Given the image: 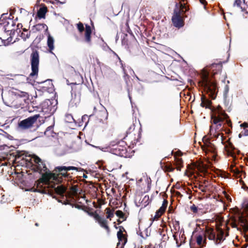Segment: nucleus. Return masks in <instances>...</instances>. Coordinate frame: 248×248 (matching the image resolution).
I'll return each instance as SVG.
<instances>
[{
	"label": "nucleus",
	"instance_id": "09e8293b",
	"mask_svg": "<svg viewBox=\"0 0 248 248\" xmlns=\"http://www.w3.org/2000/svg\"><path fill=\"white\" fill-rule=\"evenodd\" d=\"M229 82H229V80H227V83H229Z\"/></svg>",
	"mask_w": 248,
	"mask_h": 248
},
{
	"label": "nucleus",
	"instance_id": "4c0bfd02",
	"mask_svg": "<svg viewBox=\"0 0 248 248\" xmlns=\"http://www.w3.org/2000/svg\"><path fill=\"white\" fill-rule=\"evenodd\" d=\"M168 170L171 171L173 170V169L170 168L169 169H168Z\"/></svg>",
	"mask_w": 248,
	"mask_h": 248
},
{
	"label": "nucleus",
	"instance_id": "4be33fe9",
	"mask_svg": "<svg viewBox=\"0 0 248 248\" xmlns=\"http://www.w3.org/2000/svg\"><path fill=\"white\" fill-rule=\"evenodd\" d=\"M106 210H107L106 213L107 214V218H111L113 216L112 212H111V211L109 208H107Z\"/></svg>",
	"mask_w": 248,
	"mask_h": 248
},
{
	"label": "nucleus",
	"instance_id": "412c9836",
	"mask_svg": "<svg viewBox=\"0 0 248 248\" xmlns=\"http://www.w3.org/2000/svg\"><path fill=\"white\" fill-rule=\"evenodd\" d=\"M35 27L37 30H40L42 29H43L46 31L47 30V27L45 24H38L35 26Z\"/></svg>",
	"mask_w": 248,
	"mask_h": 248
},
{
	"label": "nucleus",
	"instance_id": "a19ab883",
	"mask_svg": "<svg viewBox=\"0 0 248 248\" xmlns=\"http://www.w3.org/2000/svg\"><path fill=\"white\" fill-rule=\"evenodd\" d=\"M136 78L138 80H140V78L137 76H136Z\"/></svg>",
	"mask_w": 248,
	"mask_h": 248
},
{
	"label": "nucleus",
	"instance_id": "f3484780",
	"mask_svg": "<svg viewBox=\"0 0 248 248\" xmlns=\"http://www.w3.org/2000/svg\"><path fill=\"white\" fill-rule=\"evenodd\" d=\"M64 121L66 123H72L75 122V120L73 116L70 114H66L65 115Z\"/></svg>",
	"mask_w": 248,
	"mask_h": 248
},
{
	"label": "nucleus",
	"instance_id": "864d4df0",
	"mask_svg": "<svg viewBox=\"0 0 248 248\" xmlns=\"http://www.w3.org/2000/svg\"><path fill=\"white\" fill-rule=\"evenodd\" d=\"M191 248H192L191 247H190Z\"/></svg>",
	"mask_w": 248,
	"mask_h": 248
},
{
	"label": "nucleus",
	"instance_id": "e433bc0d",
	"mask_svg": "<svg viewBox=\"0 0 248 248\" xmlns=\"http://www.w3.org/2000/svg\"><path fill=\"white\" fill-rule=\"evenodd\" d=\"M235 173L237 174H239L240 173V171L238 170H237Z\"/></svg>",
	"mask_w": 248,
	"mask_h": 248
},
{
	"label": "nucleus",
	"instance_id": "f704fd0d",
	"mask_svg": "<svg viewBox=\"0 0 248 248\" xmlns=\"http://www.w3.org/2000/svg\"><path fill=\"white\" fill-rule=\"evenodd\" d=\"M7 14H3L1 16V17H0V20L2 18H4V16L5 15H6Z\"/></svg>",
	"mask_w": 248,
	"mask_h": 248
},
{
	"label": "nucleus",
	"instance_id": "6e6552de",
	"mask_svg": "<svg viewBox=\"0 0 248 248\" xmlns=\"http://www.w3.org/2000/svg\"><path fill=\"white\" fill-rule=\"evenodd\" d=\"M184 12L183 9L175 10L173 16L172 17V21L174 26L177 28H181L184 25L183 19L181 14Z\"/></svg>",
	"mask_w": 248,
	"mask_h": 248
},
{
	"label": "nucleus",
	"instance_id": "de8ad7c7",
	"mask_svg": "<svg viewBox=\"0 0 248 248\" xmlns=\"http://www.w3.org/2000/svg\"><path fill=\"white\" fill-rule=\"evenodd\" d=\"M44 1L47 2L46 0H43Z\"/></svg>",
	"mask_w": 248,
	"mask_h": 248
},
{
	"label": "nucleus",
	"instance_id": "0eeeda50",
	"mask_svg": "<svg viewBox=\"0 0 248 248\" xmlns=\"http://www.w3.org/2000/svg\"><path fill=\"white\" fill-rule=\"evenodd\" d=\"M39 117V114H35L20 121L18 123L19 128L22 130H25L31 127Z\"/></svg>",
	"mask_w": 248,
	"mask_h": 248
},
{
	"label": "nucleus",
	"instance_id": "79ce46f5",
	"mask_svg": "<svg viewBox=\"0 0 248 248\" xmlns=\"http://www.w3.org/2000/svg\"><path fill=\"white\" fill-rule=\"evenodd\" d=\"M177 169L178 170H180V167H177Z\"/></svg>",
	"mask_w": 248,
	"mask_h": 248
},
{
	"label": "nucleus",
	"instance_id": "a18cd8bd",
	"mask_svg": "<svg viewBox=\"0 0 248 248\" xmlns=\"http://www.w3.org/2000/svg\"><path fill=\"white\" fill-rule=\"evenodd\" d=\"M35 225L37 226L38 225V223H36L35 224Z\"/></svg>",
	"mask_w": 248,
	"mask_h": 248
},
{
	"label": "nucleus",
	"instance_id": "9b49d317",
	"mask_svg": "<svg viewBox=\"0 0 248 248\" xmlns=\"http://www.w3.org/2000/svg\"><path fill=\"white\" fill-rule=\"evenodd\" d=\"M168 205V202L167 200H164L162 206L156 212V215L155 217H160L162 214L165 212Z\"/></svg>",
	"mask_w": 248,
	"mask_h": 248
},
{
	"label": "nucleus",
	"instance_id": "f8f14e48",
	"mask_svg": "<svg viewBox=\"0 0 248 248\" xmlns=\"http://www.w3.org/2000/svg\"><path fill=\"white\" fill-rule=\"evenodd\" d=\"M239 223L245 230H248V220L243 216H241L238 218Z\"/></svg>",
	"mask_w": 248,
	"mask_h": 248
},
{
	"label": "nucleus",
	"instance_id": "72a5a7b5",
	"mask_svg": "<svg viewBox=\"0 0 248 248\" xmlns=\"http://www.w3.org/2000/svg\"><path fill=\"white\" fill-rule=\"evenodd\" d=\"M243 135V132H241L239 135H238V137L239 138H241Z\"/></svg>",
	"mask_w": 248,
	"mask_h": 248
},
{
	"label": "nucleus",
	"instance_id": "c03bdc74",
	"mask_svg": "<svg viewBox=\"0 0 248 248\" xmlns=\"http://www.w3.org/2000/svg\"><path fill=\"white\" fill-rule=\"evenodd\" d=\"M202 192H205V190L204 189H202Z\"/></svg>",
	"mask_w": 248,
	"mask_h": 248
},
{
	"label": "nucleus",
	"instance_id": "aec40b11",
	"mask_svg": "<svg viewBox=\"0 0 248 248\" xmlns=\"http://www.w3.org/2000/svg\"><path fill=\"white\" fill-rule=\"evenodd\" d=\"M229 91V87L228 85H226L224 87L223 95L225 100H226L228 97V93Z\"/></svg>",
	"mask_w": 248,
	"mask_h": 248
},
{
	"label": "nucleus",
	"instance_id": "49530a36",
	"mask_svg": "<svg viewBox=\"0 0 248 248\" xmlns=\"http://www.w3.org/2000/svg\"><path fill=\"white\" fill-rule=\"evenodd\" d=\"M236 227L235 225H233V227Z\"/></svg>",
	"mask_w": 248,
	"mask_h": 248
},
{
	"label": "nucleus",
	"instance_id": "423d86ee",
	"mask_svg": "<svg viewBox=\"0 0 248 248\" xmlns=\"http://www.w3.org/2000/svg\"><path fill=\"white\" fill-rule=\"evenodd\" d=\"M39 62V54L37 51H33L31 54V66L32 72L30 74V77H34L38 72V65Z\"/></svg>",
	"mask_w": 248,
	"mask_h": 248
},
{
	"label": "nucleus",
	"instance_id": "393cba45",
	"mask_svg": "<svg viewBox=\"0 0 248 248\" xmlns=\"http://www.w3.org/2000/svg\"><path fill=\"white\" fill-rule=\"evenodd\" d=\"M20 36L24 40H26L30 36V34L28 33L25 34L23 32L21 33Z\"/></svg>",
	"mask_w": 248,
	"mask_h": 248
},
{
	"label": "nucleus",
	"instance_id": "5701e85b",
	"mask_svg": "<svg viewBox=\"0 0 248 248\" xmlns=\"http://www.w3.org/2000/svg\"><path fill=\"white\" fill-rule=\"evenodd\" d=\"M77 28L79 31V32H82L84 31V26L82 23L79 22L77 24Z\"/></svg>",
	"mask_w": 248,
	"mask_h": 248
},
{
	"label": "nucleus",
	"instance_id": "a878e982",
	"mask_svg": "<svg viewBox=\"0 0 248 248\" xmlns=\"http://www.w3.org/2000/svg\"><path fill=\"white\" fill-rule=\"evenodd\" d=\"M241 3V0H235L234 5H236L237 6H240Z\"/></svg>",
	"mask_w": 248,
	"mask_h": 248
},
{
	"label": "nucleus",
	"instance_id": "ddd939ff",
	"mask_svg": "<svg viewBox=\"0 0 248 248\" xmlns=\"http://www.w3.org/2000/svg\"><path fill=\"white\" fill-rule=\"evenodd\" d=\"M91 27L88 26H86V29H85V41L87 43H89L91 42Z\"/></svg>",
	"mask_w": 248,
	"mask_h": 248
},
{
	"label": "nucleus",
	"instance_id": "58836bf2",
	"mask_svg": "<svg viewBox=\"0 0 248 248\" xmlns=\"http://www.w3.org/2000/svg\"><path fill=\"white\" fill-rule=\"evenodd\" d=\"M57 2H58V3H63V2H60V1H59V0H57Z\"/></svg>",
	"mask_w": 248,
	"mask_h": 248
},
{
	"label": "nucleus",
	"instance_id": "a211bd4d",
	"mask_svg": "<svg viewBox=\"0 0 248 248\" xmlns=\"http://www.w3.org/2000/svg\"><path fill=\"white\" fill-rule=\"evenodd\" d=\"M205 240H203V237L202 235H199L197 237L196 241L197 244L202 247H203L204 246L205 242Z\"/></svg>",
	"mask_w": 248,
	"mask_h": 248
},
{
	"label": "nucleus",
	"instance_id": "bb28decb",
	"mask_svg": "<svg viewBox=\"0 0 248 248\" xmlns=\"http://www.w3.org/2000/svg\"><path fill=\"white\" fill-rule=\"evenodd\" d=\"M95 148H98L100 150H101V151H104V152H106L107 149H108V148L107 147H99V146H94Z\"/></svg>",
	"mask_w": 248,
	"mask_h": 248
},
{
	"label": "nucleus",
	"instance_id": "c756f323",
	"mask_svg": "<svg viewBox=\"0 0 248 248\" xmlns=\"http://www.w3.org/2000/svg\"><path fill=\"white\" fill-rule=\"evenodd\" d=\"M191 209L193 212H196L197 211V207L194 205L191 206Z\"/></svg>",
	"mask_w": 248,
	"mask_h": 248
},
{
	"label": "nucleus",
	"instance_id": "8fccbe9b",
	"mask_svg": "<svg viewBox=\"0 0 248 248\" xmlns=\"http://www.w3.org/2000/svg\"><path fill=\"white\" fill-rule=\"evenodd\" d=\"M87 123H88V121H87V122H86V125L87 124Z\"/></svg>",
	"mask_w": 248,
	"mask_h": 248
},
{
	"label": "nucleus",
	"instance_id": "4468645a",
	"mask_svg": "<svg viewBox=\"0 0 248 248\" xmlns=\"http://www.w3.org/2000/svg\"><path fill=\"white\" fill-rule=\"evenodd\" d=\"M54 38H53V37H52L49 34L47 37V44L50 50V52H52L51 51L53 50L54 48Z\"/></svg>",
	"mask_w": 248,
	"mask_h": 248
},
{
	"label": "nucleus",
	"instance_id": "37998d69",
	"mask_svg": "<svg viewBox=\"0 0 248 248\" xmlns=\"http://www.w3.org/2000/svg\"><path fill=\"white\" fill-rule=\"evenodd\" d=\"M179 161L180 162V164H181L182 163V162L181 160H179Z\"/></svg>",
	"mask_w": 248,
	"mask_h": 248
},
{
	"label": "nucleus",
	"instance_id": "f257e3e1",
	"mask_svg": "<svg viewBox=\"0 0 248 248\" xmlns=\"http://www.w3.org/2000/svg\"><path fill=\"white\" fill-rule=\"evenodd\" d=\"M32 159L35 163V170L42 174V181L47 184L50 188V191H54L59 195H63L66 192V187L62 185H59L62 182V177L68 178L69 174L67 171L74 170L78 171V169L73 166H59L55 168L56 172H59L55 174L47 169L42 160L36 155H33Z\"/></svg>",
	"mask_w": 248,
	"mask_h": 248
},
{
	"label": "nucleus",
	"instance_id": "39448f33",
	"mask_svg": "<svg viewBox=\"0 0 248 248\" xmlns=\"http://www.w3.org/2000/svg\"><path fill=\"white\" fill-rule=\"evenodd\" d=\"M11 23H9V22L5 21L4 24H5L4 25V28H5V31L6 32H8L10 31V37L7 38V41L8 42H11L12 43H14L16 42V40L17 39V38H16L13 41V38L16 36V34H18L19 32H21V31L20 30V28L22 27V25L20 24H18L17 25V29L16 30H15V29H11L10 26L13 27L14 26V22L13 21L11 20Z\"/></svg>",
	"mask_w": 248,
	"mask_h": 248
},
{
	"label": "nucleus",
	"instance_id": "473e14b6",
	"mask_svg": "<svg viewBox=\"0 0 248 248\" xmlns=\"http://www.w3.org/2000/svg\"><path fill=\"white\" fill-rule=\"evenodd\" d=\"M199 1L202 4L205 5V4L206 3L205 0H199Z\"/></svg>",
	"mask_w": 248,
	"mask_h": 248
},
{
	"label": "nucleus",
	"instance_id": "ea45409f",
	"mask_svg": "<svg viewBox=\"0 0 248 248\" xmlns=\"http://www.w3.org/2000/svg\"><path fill=\"white\" fill-rule=\"evenodd\" d=\"M136 78L138 80H140V78L137 76H136Z\"/></svg>",
	"mask_w": 248,
	"mask_h": 248
},
{
	"label": "nucleus",
	"instance_id": "2f4dec72",
	"mask_svg": "<svg viewBox=\"0 0 248 248\" xmlns=\"http://www.w3.org/2000/svg\"><path fill=\"white\" fill-rule=\"evenodd\" d=\"M244 136H248V130H244V132H243Z\"/></svg>",
	"mask_w": 248,
	"mask_h": 248
},
{
	"label": "nucleus",
	"instance_id": "b1692460",
	"mask_svg": "<svg viewBox=\"0 0 248 248\" xmlns=\"http://www.w3.org/2000/svg\"><path fill=\"white\" fill-rule=\"evenodd\" d=\"M116 215H117V217H119L120 218H123L124 217V213L120 210L117 211L116 212Z\"/></svg>",
	"mask_w": 248,
	"mask_h": 248
},
{
	"label": "nucleus",
	"instance_id": "7ed1b4c3",
	"mask_svg": "<svg viewBox=\"0 0 248 248\" xmlns=\"http://www.w3.org/2000/svg\"><path fill=\"white\" fill-rule=\"evenodd\" d=\"M199 84L203 88L204 91L212 99H215L217 88L215 81L209 77V73L203 71L202 75V80Z\"/></svg>",
	"mask_w": 248,
	"mask_h": 248
},
{
	"label": "nucleus",
	"instance_id": "20e7f679",
	"mask_svg": "<svg viewBox=\"0 0 248 248\" xmlns=\"http://www.w3.org/2000/svg\"><path fill=\"white\" fill-rule=\"evenodd\" d=\"M217 234L211 228L207 229L205 232V236L209 240H213L216 244H218L223 240L224 232L222 230L217 229Z\"/></svg>",
	"mask_w": 248,
	"mask_h": 248
},
{
	"label": "nucleus",
	"instance_id": "9d476101",
	"mask_svg": "<svg viewBox=\"0 0 248 248\" xmlns=\"http://www.w3.org/2000/svg\"><path fill=\"white\" fill-rule=\"evenodd\" d=\"M94 219L98 222L102 227L108 230V227L107 225V220L106 219L102 218L99 215H95Z\"/></svg>",
	"mask_w": 248,
	"mask_h": 248
},
{
	"label": "nucleus",
	"instance_id": "7c9ffc66",
	"mask_svg": "<svg viewBox=\"0 0 248 248\" xmlns=\"http://www.w3.org/2000/svg\"><path fill=\"white\" fill-rule=\"evenodd\" d=\"M88 214L90 216L93 217L94 218V216L96 215H97V214H95V213H94L93 212H88Z\"/></svg>",
	"mask_w": 248,
	"mask_h": 248
},
{
	"label": "nucleus",
	"instance_id": "f03ea898",
	"mask_svg": "<svg viewBox=\"0 0 248 248\" xmlns=\"http://www.w3.org/2000/svg\"><path fill=\"white\" fill-rule=\"evenodd\" d=\"M228 116L222 110L220 107H218L213 112L211 116L212 123L216 124V128L214 129L213 126H210V133L215 137L218 138L220 134L216 132L217 129H221L222 126V122L226 120V122L229 123L227 120Z\"/></svg>",
	"mask_w": 248,
	"mask_h": 248
},
{
	"label": "nucleus",
	"instance_id": "c9c22d12",
	"mask_svg": "<svg viewBox=\"0 0 248 248\" xmlns=\"http://www.w3.org/2000/svg\"><path fill=\"white\" fill-rule=\"evenodd\" d=\"M51 128H52V126H48V127L47 128L46 130H51Z\"/></svg>",
	"mask_w": 248,
	"mask_h": 248
},
{
	"label": "nucleus",
	"instance_id": "cd10ccee",
	"mask_svg": "<svg viewBox=\"0 0 248 248\" xmlns=\"http://www.w3.org/2000/svg\"><path fill=\"white\" fill-rule=\"evenodd\" d=\"M82 121L84 122L86 120H88V116L87 115H84L81 118Z\"/></svg>",
	"mask_w": 248,
	"mask_h": 248
},
{
	"label": "nucleus",
	"instance_id": "c85d7f7f",
	"mask_svg": "<svg viewBox=\"0 0 248 248\" xmlns=\"http://www.w3.org/2000/svg\"><path fill=\"white\" fill-rule=\"evenodd\" d=\"M241 127L246 128L248 127V124L247 123H244L240 124Z\"/></svg>",
	"mask_w": 248,
	"mask_h": 248
},
{
	"label": "nucleus",
	"instance_id": "1a4fd4ad",
	"mask_svg": "<svg viewBox=\"0 0 248 248\" xmlns=\"http://www.w3.org/2000/svg\"><path fill=\"white\" fill-rule=\"evenodd\" d=\"M117 235L119 240V242L117 243V248H122L126 243L127 239L125 238L121 230L117 232Z\"/></svg>",
	"mask_w": 248,
	"mask_h": 248
},
{
	"label": "nucleus",
	"instance_id": "6ab92c4d",
	"mask_svg": "<svg viewBox=\"0 0 248 248\" xmlns=\"http://www.w3.org/2000/svg\"><path fill=\"white\" fill-rule=\"evenodd\" d=\"M78 188L77 186H74L70 187V194L74 195L75 196H77L78 194Z\"/></svg>",
	"mask_w": 248,
	"mask_h": 248
},
{
	"label": "nucleus",
	"instance_id": "dca6fc26",
	"mask_svg": "<svg viewBox=\"0 0 248 248\" xmlns=\"http://www.w3.org/2000/svg\"><path fill=\"white\" fill-rule=\"evenodd\" d=\"M210 105V101L206 99L205 97L203 96L202 97V103L201 104L202 107L208 108L209 107Z\"/></svg>",
	"mask_w": 248,
	"mask_h": 248
},
{
	"label": "nucleus",
	"instance_id": "603ef678",
	"mask_svg": "<svg viewBox=\"0 0 248 248\" xmlns=\"http://www.w3.org/2000/svg\"><path fill=\"white\" fill-rule=\"evenodd\" d=\"M247 207L248 208V204L247 205Z\"/></svg>",
	"mask_w": 248,
	"mask_h": 248
},
{
	"label": "nucleus",
	"instance_id": "2eb2a0df",
	"mask_svg": "<svg viewBox=\"0 0 248 248\" xmlns=\"http://www.w3.org/2000/svg\"><path fill=\"white\" fill-rule=\"evenodd\" d=\"M46 11L47 9L46 7H42L40 8L37 13L38 16L40 18H44L45 16V14Z\"/></svg>",
	"mask_w": 248,
	"mask_h": 248
},
{
	"label": "nucleus",
	"instance_id": "3c124183",
	"mask_svg": "<svg viewBox=\"0 0 248 248\" xmlns=\"http://www.w3.org/2000/svg\"><path fill=\"white\" fill-rule=\"evenodd\" d=\"M87 123H88V121H87V122H86V125L87 124Z\"/></svg>",
	"mask_w": 248,
	"mask_h": 248
}]
</instances>
